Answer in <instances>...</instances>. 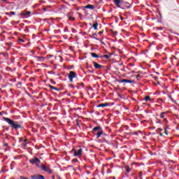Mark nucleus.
<instances>
[{
	"label": "nucleus",
	"instance_id": "nucleus-29",
	"mask_svg": "<svg viewBox=\"0 0 179 179\" xmlns=\"http://www.w3.org/2000/svg\"><path fill=\"white\" fill-rule=\"evenodd\" d=\"M72 162H73V163H77V162H78V159H72Z\"/></svg>",
	"mask_w": 179,
	"mask_h": 179
},
{
	"label": "nucleus",
	"instance_id": "nucleus-43",
	"mask_svg": "<svg viewBox=\"0 0 179 179\" xmlns=\"http://www.w3.org/2000/svg\"><path fill=\"white\" fill-rule=\"evenodd\" d=\"M3 146H8V143H4Z\"/></svg>",
	"mask_w": 179,
	"mask_h": 179
},
{
	"label": "nucleus",
	"instance_id": "nucleus-7",
	"mask_svg": "<svg viewBox=\"0 0 179 179\" xmlns=\"http://www.w3.org/2000/svg\"><path fill=\"white\" fill-rule=\"evenodd\" d=\"M93 64H94V66L95 69H100L101 68H104V66L103 65H101L96 62H93Z\"/></svg>",
	"mask_w": 179,
	"mask_h": 179
},
{
	"label": "nucleus",
	"instance_id": "nucleus-4",
	"mask_svg": "<svg viewBox=\"0 0 179 179\" xmlns=\"http://www.w3.org/2000/svg\"><path fill=\"white\" fill-rule=\"evenodd\" d=\"M80 148L76 151L75 148L73 149V152H74V156H82V149L80 147Z\"/></svg>",
	"mask_w": 179,
	"mask_h": 179
},
{
	"label": "nucleus",
	"instance_id": "nucleus-10",
	"mask_svg": "<svg viewBox=\"0 0 179 179\" xmlns=\"http://www.w3.org/2000/svg\"><path fill=\"white\" fill-rule=\"evenodd\" d=\"M85 9H91L92 10H94V5L88 4L85 6Z\"/></svg>",
	"mask_w": 179,
	"mask_h": 179
},
{
	"label": "nucleus",
	"instance_id": "nucleus-14",
	"mask_svg": "<svg viewBox=\"0 0 179 179\" xmlns=\"http://www.w3.org/2000/svg\"><path fill=\"white\" fill-rule=\"evenodd\" d=\"M31 12L30 11H27L26 13H21L20 15L21 16H27V15H31Z\"/></svg>",
	"mask_w": 179,
	"mask_h": 179
},
{
	"label": "nucleus",
	"instance_id": "nucleus-18",
	"mask_svg": "<svg viewBox=\"0 0 179 179\" xmlns=\"http://www.w3.org/2000/svg\"><path fill=\"white\" fill-rule=\"evenodd\" d=\"M166 114H167V112H162L161 113V115H160V118H164V117H166Z\"/></svg>",
	"mask_w": 179,
	"mask_h": 179
},
{
	"label": "nucleus",
	"instance_id": "nucleus-35",
	"mask_svg": "<svg viewBox=\"0 0 179 179\" xmlns=\"http://www.w3.org/2000/svg\"><path fill=\"white\" fill-rule=\"evenodd\" d=\"M92 38H95V40H98L97 38H96V37L94 36V34L92 35Z\"/></svg>",
	"mask_w": 179,
	"mask_h": 179
},
{
	"label": "nucleus",
	"instance_id": "nucleus-33",
	"mask_svg": "<svg viewBox=\"0 0 179 179\" xmlns=\"http://www.w3.org/2000/svg\"><path fill=\"white\" fill-rule=\"evenodd\" d=\"M157 30H163V27H157Z\"/></svg>",
	"mask_w": 179,
	"mask_h": 179
},
{
	"label": "nucleus",
	"instance_id": "nucleus-41",
	"mask_svg": "<svg viewBox=\"0 0 179 179\" xmlns=\"http://www.w3.org/2000/svg\"><path fill=\"white\" fill-rule=\"evenodd\" d=\"M158 130H159V131H163V129L159 128Z\"/></svg>",
	"mask_w": 179,
	"mask_h": 179
},
{
	"label": "nucleus",
	"instance_id": "nucleus-26",
	"mask_svg": "<svg viewBox=\"0 0 179 179\" xmlns=\"http://www.w3.org/2000/svg\"><path fill=\"white\" fill-rule=\"evenodd\" d=\"M71 30L72 33H75L76 31V29H73V27H71Z\"/></svg>",
	"mask_w": 179,
	"mask_h": 179
},
{
	"label": "nucleus",
	"instance_id": "nucleus-51",
	"mask_svg": "<svg viewBox=\"0 0 179 179\" xmlns=\"http://www.w3.org/2000/svg\"><path fill=\"white\" fill-rule=\"evenodd\" d=\"M158 100H159L160 101H163V99H159Z\"/></svg>",
	"mask_w": 179,
	"mask_h": 179
},
{
	"label": "nucleus",
	"instance_id": "nucleus-49",
	"mask_svg": "<svg viewBox=\"0 0 179 179\" xmlns=\"http://www.w3.org/2000/svg\"><path fill=\"white\" fill-rule=\"evenodd\" d=\"M120 20H124L123 17H120Z\"/></svg>",
	"mask_w": 179,
	"mask_h": 179
},
{
	"label": "nucleus",
	"instance_id": "nucleus-27",
	"mask_svg": "<svg viewBox=\"0 0 179 179\" xmlns=\"http://www.w3.org/2000/svg\"><path fill=\"white\" fill-rule=\"evenodd\" d=\"M164 134H166V135H169V133H167V128L164 127Z\"/></svg>",
	"mask_w": 179,
	"mask_h": 179
},
{
	"label": "nucleus",
	"instance_id": "nucleus-44",
	"mask_svg": "<svg viewBox=\"0 0 179 179\" xmlns=\"http://www.w3.org/2000/svg\"><path fill=\"white\" fill-rule=\"evenodd\" d=\"M39 59H40V61H41V59H43V57H39Z\"/></svg>",
	"mask_w": 179,
	"mask_h": 179
},
{
	"label": "nucleus",
	"instance_id": "nucleus-57",
	"mask_svg": "<svg viewBox=\"0 0 179 179\" xmlns=\"http://www.w3.org/2000/svg\"><path fill=\"white\" fill-rule=\"evenodd\" d=\"M131 65L132 66H134V64H131Z\"/></svg>",
	"mask_w": 179,
	"mask_h": 179
},
{
	"label": "nucleus",
	"instance_id": "nucleus-25",
	"mask_svg": "<svg viewBox=\"0 0 179 179\" xmlns=\"http://www.w3.org/2000/svg\"><path fill=\"white\" fill-rule=\"evenodd\" d=\"M64 30L65 32L69 31V29L68 27H65Z\"/></svg>",
	"mask_w": 179,
	"mask_h": 179
},
{
	"label": "nucleus",
	"instance_id": "nucleus-52",
	"mask_svg": "<svg viewBox=\"0 0 179 179\" xmlns=\"http://www.w3.org/2000/svg\"><path fill=\"white\" fill-rule=\"evenodd\" d=\"M89 72H90V73H93V71H89Z\"/></svg>",
	"mask_w": 179,
	"mask_h": 179
},
{
	"label": "nucleus",
	"instance_id": "nucleus-23",
	"mask_svg": "<svg viewBox=\"0 0 179 179\" xmlns=\"http://www.w3.org/2000/svg\"><path fill=\"white\" fill-rule=\"evenodd\" d=\"M69 20H71V22L75 21V17H71L69 15Z\"/></svg>",
	"mask_w": 179,
	"mask_h": 179
},
{
	"label": "nucleus",
	"instance_id": "nucleus-46",
	"mask_svg": "<svg viewBox=\"0 0 179 179\" xmlns=\"http://www.w3.org/2000/svg\"><path fill=\"white\" fill-rule=\"evenodd\" d=\"M24 142L26 143V142H27V139L24 140Z\"/></svg>",
	"mask_w": 179,
	"mask_h": 179
},
{
	"label": "nucleus",
	"instance_id": "nucleus-60",
	"mask_svg": "<svg viewBox=\"0 0 179 179\" xmlns=\"http://www.w3.org/2000/svg\"><path fill=\"white\" fill-rule=\"evenodd\" d=\"M126 3H128V2H126Z\"/></svg>",
	"mask_w": 179,
	"mask_h": 179
},
{
	"label": "nucleus",
	"instance_id": "nucleus-21",
	"mask_svg": "<svg viewBox=\"0 0 179 179\" xmlns=\"http://www.w3.org/2000/svg\"><path fill=\"white\" fill-rule=\"evenodd\" d=\"M144 100H145V101H149L150 100V96H145V97L144 98Z\"/></svg>",
	"mask_w": 179,
	"mask_h": 179
},
{
	"label": "nucleus",
	"instance_id": "nucleus-2",
	"mask_svg": "<svg viewBox=\"0 0 179 179\" xmlns=\"http://www.w3.org/2000/svg\"><path fill=\"white\" fill-rule=\"evenodd\" d=\"M29 163H31L32 164H36V167H40V163H41V161L37 158V157H34L31 159H29Z\"/></svg>",
	"mask_w": 179,
	"mask_h": 179
},
{
	"label": "nucleus",
	"instance_id": "nucleus-16",
	"mask_svg": "<svg viewBox=\"0 0 179 179\" xmlns=\"http://www.w3.org/2000/svg\"><path fill=\"white\" fill-rule=\"evenodd\" d=\"M50 168H48L45 165H42L41 166V169L43 171H48Z\"/></svg>",
	"mask_w": 179,
	"mask_h": 179
},
{
	"label": "nucleus",
	"instance_id": "nucleus-34",
	"mask_svg": "<svg viewBox=\"0 0 179 179\" xmlns=\"http://www.w3.org/2000/svg\"><path fill=\"white\" fill-rule=\"evenodd\" d=\"M20 178H21V179H29V178H26V177H24V176H20Z\"/></svg>",
	"mask_w": 179,
	"mask_h": 179
},
{
	"label": "nucleus",
	"instance_id": "nucleus-38",
	"mask_svg": "<svg viewBox=\"0 0 179 179\" xmlns=\"http://www.w3.org/2000/svg\"><path fill=\"white\" fill-rule=\"evenodd\" d=\"M3 1V2H6V3H9V2L6 1V0H1Z\"/></svg>",
	"mask_w": 179,
	"mask_h": 179
},
{
	"label": "nucleus",
	"instance_id": "nucleus-40",
	"mask_svg": "<svg viewBox=\"0 0 179 179\" xmlns=\"http://www.w3.org/2000/svg\"><path fill=\"white\" fill-rule=\"evenodd\" d=\"M43 10L45 12L47 10V8H43Z\"/></svg>",
	"mask_w": 179,
	"mask_h": 179
},
{
	"label": "nucleus",
	"instance_id": "nucleus-39",
	"mask_svg": "<svg viewBox=\"0 0 179 179\" xmlns=\"http://www.w3.org/2000/svg\"><path fill=\"white\" fill-rule=\"evenodd\" d=\"M159 136H163V134L162 132L159 133Z\"/></svg>",
	"mask_w": 179,
	"mask_h": 179
},
{
	"label": "nucleus",
	"instance_id": "nucleus-24",
	"mask_svg": "<svg viewBox=\"0 0 179 179\" xmlns=\"http://www.w3.org/2000/svg\"><path fill=\"white\" fill-rule=\"evenodd\" d=\"M50 83L52 85H57V83L54 80H52V79H50Z\"/></svg>",
	"mask_w": 179,
	"mask_h": 179
},
{
	"label": "nucleus",
	"instance_id": "nucleus-15",
	"mask_svg": "<svg viewBox=\"0 0 179 179\" xmlns=\"http://www.w3.org/2000/svg\"><path fill=\"white\" fill-rule=\"evenodd\" d=\"M98 26H99V22L96 21L95 23L92 25L94 30H97Z\"/></svg>",
	"mask_w": 179,
	"mask_h": 179
},
{
	"label": "nucleus",
	"instance_id": "nucleus-19",
	"mask_svg": "<svg viewBox=\"0 0 179 179\" xmlns=\"http://www.w3.org/2000/svg\"><path fill=\"white\" fill-rule=\"evenodd\" d=\"M6 15H16V13L13 11H10V13H6Z\"/></svg>",
	"mask_w": 179,
	"mask_h": 179
},
{
	"label": "nucleus",
	"instance_id": "nucleus-59",
	"mask_svg": "<svg viewBox=\"0 0 179 179\" xmlns=\"http://www.w3.org/2000/svg\"><path fill=\"white\" fill-rule=\"evenodd\" d=\"M0 115H2V113H0Z\"/></svg>",
	"mask_w": 179,
	"mask_h": 179
},
{
	"label": "nucleus",
	"instance_id": "nucleus-30",
	"mask_svg": "<svg viewBox=\"0 0 179 179\" xmlns=\"http://www.w3.org/2000/svg\"><path fill=\"white\" fill-rule=\"evenodd\" d=\"M47 173H49V174H52V171L49 169V170H48Z\"/></svg>",
	"mask_w": 179,
	"mask_h": 179
},
{
	"label": "nucleus",
	"instance_id": "nucleus-32",
	"mask_svg": "<svg viewBox=\"0 0 179 179\" xmlns=\"http://www.w3.org/2000/svg\"><path fill=\"white\" fill-rule=\"evenodd\" d=\"M103 33H104V31H99V32L98 33V34L101 35V34H103Z\"/></svg>",
	"mask_w": 179,
	"mask_h": 179
},
{
	"label": "nucleus",
	"instance_id": "nucleus-28",
	"mask_svg": "<svg viewBox=\"0 0 179 179\" xmlns=\"http://www.w3.org/2000/svg\"><path fill=\"white\" fill-rule=\"evenodd\" d=\"M131 169L129 168V166H127V169H126V171L127 173H129Z\"/></svg>",
	"mask_w": 179,
	"mask_h": 179
},
{
	"label": "nucleus",
	"instance_id": "nucleus-47",
	"mask_svg": "<svg viewBox=\"0 0 179 179\" xmlns=\"http://www.w3.org/2000/svg\"><path fill=\"white\" fill-rule=\"evenodd\" d=\"M27 143H24V146H27Z\"/></svg>",
	"mask_w": 179,
	"mask_h": 179
},
{
	"label": "nucleus",
	"instance_id": "nucleus-17",
	"mask_svg": "<svg viewBox=\"0 0 179 179\" xmlns=\"http://www.w3.org/2000/svg\"><path fill=\"white\" fill-rule=\"evenodd\" d=\"M90 55H92V57L93 58H99V55L96 54L95 52H91Z\"/></svg>",
	"mask_w": 179,
	"mask_h": 179
},
{
	"label": "nucleus",
	"instance_id": "nucleus-1",
	"mask_svg": "<svg viewBox=\"0 0 179 179\" xmlns=\"http://www.w3.org/2000/svg\"><path fill=\"white\" fill-rule=\"evenodd\" d=\"M3 119L4 120V121H6V122H8V124H10V128H12L13 129H15V131L17 129H21V128H22V124H20L17 121H14L9 117H3Z\"/></svg>",
	"mask_w": 179,
	"mask_h": 179
},
{
	"label": "nucleus",
	"instance_id": "nucleus-48",
	"mask_svg": "<svg viewBox=\"0 0 179 179\" xmlns=\"http://www.w3.org/2000/svg\"><path fill=\"white\" fill-rule=\"evenodd\" d=\"M127 8L129 9V8H131V5L127 6Z\"/></svg>",
	"mask_w": 179,
	"mask_h": 179
},
{
	"label": "nucleus",
	"instance_id": "nucleus-50",
	"mask_svg": "<svg viewBox=\"0 0 179 179\" xmlns=\"http://www.w3.org/2000/svg\"><path fill=\"white\" fill-rule=\"evenodd\" d=\"M138 78H141V76L140 75L137 76L136 78L138 79Z\"/></svg>",
	"mask_w": 179,
	"mask_h": 179
},
{
	"label": "nucleus",
	"instance_id": "nucleus-31",
	"mask_svg": "<svg viewBox=\"0 0 179 179\" xmlns=\"http://www.w3.org/2000/svg\"><path fill=\"white\" fill-rule=\"evenodd\" d=\"M79 85H80V86H82V87H85V83H81Z\"/></svg>",
	"mask_w": 179,
	"mask_h": 179
},
{
	"label": "nucleus",
	"instance_id": "nucleus-11",
	"mask_svg": "<svg viewBox=\"0 0 179 179\" xmlns=\"http://www.w3.org/2000/svg\"><path fill=\"white\" fill-rule=\"evenodd\" d=\"M48 86L50 89H52V90H56V92H60V90H61L58 89L57 87L51 85V84L48 85Z\"/></svg>",
	"mask_w": 179,
	"mask_h": 179
},
{
	"label": "nucleus",
	"instance_id": "nucleus-22",
	"mask_svg": "<svg viewBox=\"0 0 179 179\" xmlns=\"http://www.w3.org/2000/svg\"><path fill=\"white\" fill-rule=\"evenodd\" d=\"M142 176H143V173H142V171H140L138 173V177H139L140 179H143V178H142Z\"/></svg>",
	"mask_w": 179,
	"mask_h": 179
},
{
	"label": "nucleus",
	"instance_id": "nucleus-9",
	"mask_svg": "<svg viewBox=\"0 0 179 179\" xmlns=\"http://www.w3.org/2000/svg\"><path fill=\"white\" fill-rule=\"evenodd\" d=\"M102 129L103 128H101V127L97 126L94 127V129H92V132L94 134V132H97V131H101Z\"/></svg>",
	"mask_w": 179,
	"mask_h": 179
},
{
	"label": "nucleus",
	"instance_id": "nucleus-56",
	"mask_svg": "<svg viewBox=\"0 0 179 179\" xmlns=\"http://www.w3.org/2000/svg\"><path fill=\"white\" fill-rule=\"evenodd\" d=\"M172 163H174V161H171Z\"/></svg>",
	"mask_w": 179,
	"mask_h": 179
},
{
	"label": "nucleus",
	"instance_id": "nucleus-45",
	"mask_svg": "<svg viewBox=\"0 0 179 179\" xmlns=\"http://www.w3.org/2000/svg\"><path fill=\"white\" fill-rule=\"evenodd\" d=\"M7 69H8L9 71H10V69H10V67H7Z\"/></svg>",
	"mask_w": 179,
	"mask_h": 179
},
{
	"label": "nucleus",
	"instance_id": "nucleus-37",
	"mask_svg": "<svg viewBox=\"0 0 179 179\" xmlns=\"http://www.w3.org/2000/svg\"><path fill=\"white\" fill-rule=\"evenodd\" d=\"M20 41H21L22 43H24V41L23 39H20Z\"/></svg>",
	"mask_w": 179,
	"mask_h": 179
},
{
	"label": "nucleus",
	"instance_id": "nucleus-58",
	"mask_svg": "<svg viewBox=\"0 0 179 179\" xmlns=\"http://www.w3.org/2000/svg\"><path fill=\"white\" fill-rule=\"evenodd\" d=\"M1 90H2V89H1V88H0V92H1Z\"/></svg>",
	"mask_w": 179,
	"mask_h": 179
},
{
	"label": "nucleus",
	"instance_id": "nucleus-12",
	"mask_svg": "<svg viewBox=\"0 0 179 179\" xmlns=\"http://www.w3.org/2000/svg\"><path fill=\"white\" fill-rule=\"evenodd\" d=\"M103 134V129L102 130H99L97 133H96V139H99V138H100V136H101Z\"/></svg>",
	"mask_w": 179,
	"mask_h": 179
},
{
	"label": "nucleus",
	"instance_id": "nucleus-36",
	"mask_svg": "<svg viewBox=\"0 0 179 179\" xmlns=\"http://www.w3.org/2000/svg\"><path fill=\"white\" fill-rule=\"evenodd\" d=\"M22 141H23V138H19V142H22Z\"/></svg>",
	"mask_w": 179,
	"mask_h": 179
},
{
	"label": "nucleus",
	"instance_id": "nucleus-54",
	"mask_svg": "<svg viewBox=\"0 0 179 179\" xmlns=\"http://www.w3.org/2000/svg\"><path fill=\"white\" fill-rule=\"evenodd\" d=\"M71 87H73V85H72V84L70 85Z\"/></svg>",
	"mask_w": 179,
	"mask_h": 179
},
{
	"label": "nucleus",
	"instance_id": "nucleus-53",
	"mask_svg": "<svg viewBox=\"0 0 179 179\" xmlns=\"http://www.w3.org/2000/svg\"><path fill=\"white\" fill-rule=\"evenodd\" d=\"M52 179H55V176H52Z\"/></svg>",
	"mask_w": 179,
	"mask_h": 179
},
{
	"label": "nucleus",
	"instance_id": "nucleus-3",
	"mask_svg": "<svg viewBox=\"0 0 179 179\" xmlns=\"http://www.w3.org/2000/svg\"><path fill=\"white\" fill-rule=\"evenodd\" d=\"M69 82L72 83L73 82V79L76 78V73L75 71H70L68 74Z\"/></svg>",
	"mask_w": 179,
	"mask_h": 179
},
{
	"label": "nucleus",
	"instance_id": "nucleus-5",
	"mask_svg": "<svg viewBox=\"0 0 179 179\" xmlns=\"http://www.w3.org/2000/svg\"><path fill=\"white\" fill-rule=\"evenodd\" d=\"M124 2L122 0H113V3L117 8H121L122 3Z\"/></svg>",
	"mask_w": 179,
	"mask_h": 179
},
{
	"label": "nucleus",
	"instance_id": "nucleus-55",
	"mask_svg": "<svg viewBox=\"0 0 179 179\" xmlns=\"http://www.w3.org/2000/svg\"><path fill=\"white\" fill-rule=\"evenodd\" d=\"M6 129H7V131H8L9 130V127H7Z\"/></svg>",
	"mask_w": 179,
	"mask_h": 179
},
{
	"label": "nucleus",
	"instance_id": "nucleus-8",
	"mask_svg": "<svg viewBox=\"0 0 179 179\" xmlns=\"http://www.w3.org/2000/svg\"><path fill=\"white\" fill-rule=\"evenodd\" d=\"M121 83H135L134 80L122 79L120 80Z\"/></svg>",
	"mask_w": 179,
	"mask_h": 179
},
{
	"label": "nucleus",
	"instance_id": "nucleus-6",
	"mask_svg": "<svg viewBox=\"0 0 179 179\" xmlns=\"http://www.w3.org/2000/svg\"><path fill=\"white\" fill-rule=\"evenodd\" d=\"M31 179H45V177L43 175H34L31 176Z\"/></svg>",
	"mask_w": 179,
	"mask_h": 179
},
{
	"label": "nucleus",
	"instance_id": "nucleus-13",
	"mask_svg": "<svg viewBox=\"0 0 179 179\" xmlns=\"http://www.w3.org/2000/svg\"><path fill=\"white\" fill-rule=\"evenodd\" d=\"M108 106H110V103H101L97 106L98 108L100 107H108Z\"/></svg>",
	"mask_w": 179,
	"mask_h": 179
},
{
	"label": "nucleus",
	"instance_id": "nucleus-20",
	"mask_svg": "<svg viewBox=\"0 0 179 179\" xmlns=\"http://www.w3.org/2000/svg\"><path fill=\"white\" fill-rule=\"evenodd\" d=\"M111 57V55H104L103 56V58H106V59H110V57Z\"/></svg>",
	"mask_w": 179,
	"mask_h": 179
},
{
	"label": "nucleus",
	"instance_id": "nucleus-42",
	"mask_svg": "<svg viewBox=\"0 0 179 179\" xmlns=\"http://www.w3.org/2000/svg\"><path fill=\"white\" fill-rule=\"evenodd\" d=\"M134 135H138V131L134 132Z\"/></svg>",
	"mask_w": 179,
	"mask_h": 179
}]
</instances>
